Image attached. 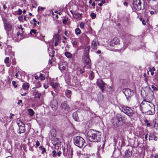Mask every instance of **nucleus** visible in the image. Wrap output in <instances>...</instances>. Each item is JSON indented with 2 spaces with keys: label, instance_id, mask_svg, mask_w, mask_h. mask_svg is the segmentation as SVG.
Instances as JSON below:
<instances>
[{
  "label": "nucleus",
  "instance_id": "53",
  "mask_svg": "<svg viewBox=\"0 0 158 158\" xmlns=\"http://www.w3.org/2000/svg\"><path fill=\"white\" fill-rule=\"evenodd\" d=\"M142 24L143 25H145L146 24V22L144 19L142 21Z\"/></svg>",
  "mask_w": 158,
  "mask_h": 158
},
{
  "label": "nucleus",
  "instance_id": "33",
  "mask_svg": "<svg viewBox=\"0 0 158 158\" xmlns=\"http://www.w3.org/2000/svg\"><path fill=\"white\" fill-rule=\"evenodd\" d=\"M59 69L61 70H64L65 69V66L60 64L59 65Z\"/></svg>",
  "mask_w": 158,
  "mask_h": 158
},
{
  "label": "nucleus",
  "instance_id": "39",
  "mask_svg": "<svg viewBox=\"0 0 158 158\" xmlns=\"http://www.w3.org/2000/svg\"><path fill=\"white\" fill-rule=\"evenodd\" d=\"M36 88H37L36 87V86H35V87L33 88L32 89H33L32 91L34 94H35L36 92H38V91L36 90Z\"/></svg>",
  "mask_w": 158,
  "mask_h": 158
},
{
  "label": "nucleus",
  "instance_id": "5",
  "mask_svg": "<svg viewBox=\"0 0 158 158\" xmlns=\"http://www.w3.org/2000/svg\"><path fill=\"white\" fill-rule=\"evenodd\" d=\"M4 25L5 29L8 37H12V35L11 31L12 29V25L9 22L6 20L4 21Z\"/></svg>",
  "mask_w": 158,
  "mask_h": 158
},
{
  "label": "nucleus",
  "instance_id": "64",
  "mask_svg": "<svg viewBox=\"0 0 158 158\" xmlns=\"http://www.w3.org/2000/svg\"><path fill=\"white\" fill-rule=\"evenodd\" d=\"M95 6V4L94 2H93L92 4V6Z\"/></svg>",
  "mask_w": 158,
  "mask_h": 158
},
{
  "label": "nucleus",
  "instance_id": "19",
  "mask_svg": "<svg viewBox=\"0 0 158 158\" xmlns=\"http://www.w3.org/2000/svg\"><path fill=\"white\" fill-rule=\"evenodd\" d=\"M4 62L6 66L9 67L10 65V63L9 61V58L8 57H6L5 59Z\"/></svg>",
  "mask_w": 158,
  "mask_h": 158
},
{
  "label": "nucleus",
  "instance_id": "31",
  "mask_svg": "<svg viewBox=\"0 0 158 158\" xmlns=\"http://www.w3.org/2000/svg\"><path fill=\"white\" fill-rule=\"evenodd\" d=\"M40 78L41 81L44 80L45 79V78L44 75L40 73L39 76Z\"/></svg>",
  "mask_w": 158,
  "mask_h": 158
},
{
  "label": "nucleus",
  "instance_id": "6",
  "mask_svg": "<svg viewBox=\"0 0 158 158\" xmlns=\"http://www.w3.org/2000/svg\"><path fill=\"white\" fill-rule=\"evenodd\" d=\"M141 0H133V4L135 10H139L142 9Z\"/></svg>",
  "mask_w": 158,
  "mask_h": 158
},
{
  "label": "nucleus",
  "instance_id": "17",
  "mask_svg": "<svg viewBox=\"0 0 158 158\" xmlns=\"http://www.w3.org/2000/svg\"><path fill=\"white\" fill-rule=\"evenodd\" d=\"M73 117L74 119L77 121H79V118L78 116L77 113L75 112L73 114Z\"/></svg>",
  "mask_w": 158,
  "mask_h": 158
},
{
  "label": "nucleus",
  "instance_id": "28",
  "mask_svg": "<svg viewBox=\"0 0 158 158\" xmlns=\"http://www.w3.org/2000/svg\"><path fill=\"white\" fill-rule=\"evenodd\" d=\"M35 97L36 98H40L41 96L42 95L41 93H39L38 92H36L35 94H34Z\"/></svg>",
  "mask_w": 158,
  "mask_h": 158
},
{
  "label": "nucleus",
  "instance_id": "55",
  "mask_svg": "<svg viewBox=\"0 0 158 158\" xmlns=\"http://www.w3.org/2000/svg\"><path fill=\"white\" fill-rule=\"evenodd\" d=\"M73 149H71V153H70V155H71V156L73 155Z\"/></svg>",
  "mask_w": 158,
  "mask_h": 158
},
{
  "label": "nucleus",
  "instance_id": "41",
  "mask_svg": "<svg viewBox=\"0 0 158 158\" xmlns=\"http://www.w3.org/2000/svg\"><path fill=\"white\" fill-rule=\"evenodd\" d=\"M12 84L15 88L17 87V85H16V82L15 81H13L12 82Z\"/></svg>",
  "mask_w": 158,
  "mask_h": 158
},
{
  "label": "nucleus",
  "instance_id": "46",
  "mask_svg": "<svg viewBox=\"0 0 158 158\" xmlns=\"http://www.w3.org/2000/svg\"><path fill=\"white\" fill-rule=\"evenodd\" d=\"M44 9H45V8L44 7H41V6H39L38 7V11H39V10H43Z\"/></svg>",
  "mask_w": 158,
  "mask_h": 158
},
{
  "label": "nucleus",
  "instance_id": "42",
  "mask_svg": "<svg viewBox=\"0 0 158 158\" xmlns=\"http://www.w3.org/2000/svg\"><path fill=\"white\" fill-rule=\"evenodd\" d=\"M52 156L53 157H55L56 156V151H55V150L53 151L52 152Z\"/></svg>",
  "mask_w": 158,
  "mask_h": 158
},
{
  "label": "nucleus",
  "instance_id": "56",
  "mask_svg": "<svg viewBox=\"0 0 158 158\" xmlns=\"http://www.w3.org/2000/svg\"><path fill=\"white\" fill-rule=\"evenodd\" d=\"M149 140H150V139H152L153 138V136L152 135H149Z\"/></svg>",
  "mask_w": 158,
  "mask_h": 158
},
{
  "label": "nucleus",
  "instance_id": "16",
  "mask_svg": "<svg viewBox=\"0 0 158 158\" xmlns=\"http://www.w3.org/2000/svg\"><path fill=\"white\" fill-rule=\"evenodd\" d=\"M83 59H84L85 62L86 63H89L90 61V59L89 58V55H88V53L86 54V55H84Z\"/></svg>",
  "mask_w": 158,
  "mask_h": 158
},
{
  "label": "nucleus",
  "instance_id": "57",
  "mask_svg": "<svg viewBox=\"0 0 158 158\" xmlns=\"http://www.w3.org/2000/svg\"><path fill=\"white\" fill-rule=\"evenodd\" d=\"M128 2H125L124 3V6H127L128 5Z\"/></svg>",
  "mask_w": 158,
  "mask_h": 158
},
{
  "label": "nucleus",
  "instance_id": "26",
  "mask_svg": "<svg viewBox=\"0 0 158 158\" xmlns=\"http://www.w3.org/2000/svg\"><path fill=\"white\" fill-rule=\"evenodd\" d=\"M76 130L73 129V130L72 132H69L68 135L70 136H72L76 134L77 132Z\"/></svg>",
  "mask_w": 158,
  "mask_h": 158
},
{
  "label": "nucleus",
  "instance_id": "3",
  "mask_svg": "<svg viewBox=\"0 0 158 158\" xmlns=\"http://www.w3.org/2000/svg\"><path fill=\"white\" fill-rule=\"evenodd\" d=\"M126 120L127 118L125 116L117 114L112 120V122L114 126L118 127L125 124Z\"/></svg>",
  "mask_w": 158,
  "mask_h": 158
},
{
  "label": "nucleus",
  "instance_id": "51",
  "mask_svg": "<svg viewBox=\"0 0 158 158\" xmlns=\"http://www.w3.org/2000/svg\"><path fill=\"white\" fill-rule=\"evenodd\" d=\"M57 156H60L61 154V152L60 151H59L57 153Z\"/></svg>",
  "mask_w": 158,
  "mask_h": 158
},
{
  "label": "nucleus",
  "instance_id": "59",
  "mask_svg": "<svg viewBox=\"0 0 158 158\" xmlns=\"http://www.w3.org/2000/svg\"><path fill=\"white\" fill-rule=\"evenodd\" d=\"M58 44L57 43V42L56 41V42H55V44H54V45L55 46H57L58 45Z\"/></svg>",
  "mask_w": 158,
  "mask_h": 158
},
{
  "label": "nucleus",
  "instance_id": "22",
  "mask_svg": "<svg viewBox=\"0 0 158 158\" xmlns=\"http://www.w3.org/2000/svg\"><path fill=\"white\" fill-rule=\"evenodd\" d=\"M50 84L54 89H56L58 85V84L56 82H52Z\"/></svg>",
  "mask_w": 158,
  "mask_h": 158
},
{
  "label": "nucleus",
  "instance_id": "44",
  "mask_svg": "<svg viewBox=\"0 0 158 158\" xmlns=\"http://www.w3.org/2000/svg\"><path fill=\"white\" fill-rule=\"evenodd\" d=\"M72 44L74 47H76V46L77 44V43L76 41H72Z\"/></svg>",
  "mask_w": 158,
  "mask_h": 158
},
{
  "label": "nucleus",
  "instance_id": "38",
  "mask_svg": "<svg viewBox=\"0 0 158 158\" xmlns=\"http://www.w3.org/2000/svg\"><path fill=\"white\" fill-rule=\"evenodd\" d=\"M152 88L154 90L157 91L158 90V88L157 87H155L154 85H152L151 86Z\"/></svg>",
  "mask_w": 158,
  "mask_h": 158
},
{
  "label": "nucleus",
  "instance_id": "12",
  "mask_svg": "<svg viewBox=\"0 0 158 158\" xmlns=\"http://www.w3.org/2000/svg\"><path fill=\"white\" fill-rule=\"evenodd\" d=\"M119 42V40L118 39L117 37H114L110 41L109 45L110 47H113L114 45L118 44Z\"/></svg>",
  "mask_w": 158,
  "mask_h": 158
},
{
  "label": "nucleus",
  "instance_id": "11",
  "mask_svg": "<svg viewBox=\"0 0 158 158\" xmlns=\"http://www.w3.org/2000/svg\"><path fill=\"white\" fill-rule=\"evenodd\" d=\"M97 85L103 91L105 87V84L103 81L100 79H98L97 82Z\"/></svg>",
  "mask_w": 158,
  "mask_h": 158
},
{
  "label": "nucleus",
  "instance_id": "54",
  "mask_svg": "<svg viewBox=\"0 0 158 158\" xmlns=\"http://www.w3.org/2000/svg\"><path fill=\"white\" fill-rule=\"evenodd\" d=\"M33 21L34 22V24L35 25L36 24V23L37 22L36 19L35 18L33 19Z\"/></svg>",
  "mask_w": 158,
  "mask_h": 158
},
{
  "label": "nucleus",
  "instance_id": "10",
  "mask_svg": "<svg viewBox=\"0 0 158 158\" xmlns=\"http://www.w3.org/2000/svg\"><path fill=\"white\" fill-rule=\"evenodd\" d=\"M18 124L19 127V133H23L25 131V124L21 121L19 122Z\"/></svg>",
  "mask_w": 158,
  "mask_h": 158
},
{
  "label": "nucleus",
  "instance_id": "8",
  "mask_svg": "<svg viewBox=\"0 0 158 158\" xmlns=\"http://www.w3.org/2000/svg\"><path fill=\"white\" fill-rule=\"evenodd\" d=\"M123 92L125 94L128 101L130 100L131 97L133 95V93L129 88H125L123 89Z\"/></svg>",
  "mask_w": 158,
  "mask_h": 158
},
{
  "label": "nucleus",
  "instance_id": "45",
  "mask_svg": "<svg viewBox=\"0 0 158 158\" xmlns=\"http://www.w3.org/2000/svg\"><path fill=\"white\" fill-rule=\"evenodd\" d=\"M68 20V18H65L63 20V23L64 24H65L66 23V22Z\"/></svg>",
  "mask_w": 158,
  "mask_h": 158
},
{
  "label": "nucleus",
  "instance_id": "58",
  "mask_svg": "<svg viewBox=\"0 0 158 158\" xmlns=\"http://www.w3.org/2000/svg\"><path fill=\"white\" fill-rule=\"evenodd\" d=\"M22 100H19L18 102V104H19L20 103H22Z\"/></svg>",
  "mask_w": 158,
  "mask_h": 158
},
{
  "label": "nucleus",
  "instance_id": "48",
  "mask_svg": "<svg viewBox=\"0 0 158 158\" xmlns=\"http://www.w3.org/2000/svg\"><path fill=\"white\" fill-rule=\"evenodd\" d=\"M7 84H9L10 83V79L9 77H8L7 78Z\"/></svg>",
  "mask_w": 158,
  "mask_h": 158
},
{
  "label": "nucleus",
  "instance_id": "25",
  "mask_svg": "<svg viewBox=\"0 0 158 158\" xmlns=\"http://www.w3.org/2000/svg\"><path fill=\"white\" fill-rule=\"evenodd\" d=\"M90 49V46H87L84 49V55H86V54L88 53V55H89V52Z\"/></svg>",
  "mask_w": 158,
  "mask_h": 158
},
{
  "label": "nucleus",
  "instance_id": "20",
  "mask_svg": "<svg viewBox=\"0 0 158 158\" xmlns=\"http://www.w3.org/2000/svg\"><path fill=\"white\" fill-rule=\"evenodd\" d=\"M132 155L131 152L129 149L127 150L125 152V156L126 158H128Z\"/></svg>",
  "mask_w": 158,
  "mask_h": 158
},
{
  "label": "nucleus",
  "instance_id": "4",
  "mask_svg": "<svg viewBox=\"0 0 158 158\" xmlns=\"http://www.w3.org/2000/svg\"><path fill=\"white\" fill-rule=\"evenodd\" d=\"M73 141L75 145L80 148L83 147L85 143V140L79 136L74 137L73 139Z\"/></svg>",
  "mask_w": 158,
  "mask_h": 158
},
{
  "label": "nucleus",
  "instance_id": "34",
  "mask_svg": "<svg viewBox=\"0 0 158 158\" xmlns=\"http://www.w3.org/2000/svg\"><path fill=\"white\" fill-rule=\"evenodd\" d=\"M41 86V85L40 81H38L37 84L36 85V88H39Z\"/></svg>",
  "mask_w": 158,
  "mask_h": 158
},
{
  "label": "nucleus",
  "instance_id": "49",
  "mask_svg": "<svg viewBox=\"0 0 158 158\" xmlns=\"http://www.w3.org/2000/svg\"><path fill=\"white\" fill-rule=\"evenodd\" d=\"M40 145V143L37 140L36 142V147L39 146Z\"/></svg>",
  "mask_w": 158,
  "mask_h": 158
},
{
  "label": "nucleus",
  "instance_id": "15",
  "mask_svg": "<svg viewBox=\"0 0 158 158\" xmlns=\"http://www.w3.org/2000/svg\"><path fill=\"white\" fill-rule=\"evenodd\" d=\"M75 55V54H74L73 55L70 52H65V56L68 58H72L73 61L75 60L74 57Z\"/></svg>",
  "mask_w": 158,
  "mask_h": 158
},
{
  "label": "nucleus",
  "instance_id": "9",
  "mask_svg": "<svg viewBox=\"0 0 158 158\" xmlns=\"http://www.w3.org/2000/svg\"><path fill=\"white\" fill-rule=\"evenodd\" d=\"M61 107L63 110L66 113L70 111V109L69 105H68L66 101H64L62 103L60 106Z\"/></svg>",
  "mask_w": 158,
  "mask_h": 158
},
{
  "label": "nucleus",
  "instance_id": "37",
  "mask_svg": "<svg viewBox=\"0 0 158 158\" xmlns=\"http://www.w3.org/2000/svg\"><path fill=\"white\" fill-rule=\"evenodd\" d=\"M37 30L35 29H32L31 30L30 32V33L31 34L32 33H33L34 34H35L36 33Z\"/></svg>",
  "mask_w": 158,
  "mask_h": 158
},
{
  "label": "nucleus",
  "instance_id": "43",
  "mask_svg": "<svg viewBox=\"0 0 158 158\" xmlns=\"http://www.w3.org/2000/svg\"><path fill=\"white\" fill-rule=\"evenodd\" d=\"M22 10L20 9H19L18 10V13L17 14L18 15H20L22 14Z\"/></svg>",
  "mask_w": 158,
  "mask_h": 158
},
{
  "label": "nucleus",
  "instance_id": "60",
  "mask_svg": "<svg viewBox=\"0 0 158 158\" xmlns=\"http://www.w3.org/2000/svg\"><path fill=\"white\" fill-rule=\"evenodd\" d=\"M3 8H4L5 9H6V8H7V7H6V5H5V4H4V5H3Z\"/></svg>",
  "mask_w": 158,
  "mask_h": 158
},
{
  "label": "nucleus",
  "instance_id": "61",
  "mask_svg": "<svg viewBox=\"0 0 158 158\" xmlns=\"http://www.w3.org/2000/svg\"><path fill=\"white\" fill-rule=\"evenodd\" d=\"M98 5L100 6H102V3H100L98 4Z\"/></svg>",
  "mask_w": 158,
  "mask_h": 158
},
{
  "label": "nucleus",
  "instance_id": "50",
  "mask_svg": "<svg viewBox=\"0 0 158 158\" xmlns=\"http://www.w3.org/2000/svg\"><path fill=\"white\" fill-rule=\"evenodd\" d=\"M14 115V114L11 113L10 116V118L11 119H13V118L12 117Z\"/></svg>",
  "mask_w": 158,
  "mask_h": 158
},
{
  "label": "nucleus",
  "instance_id": "35",
  "mask_svg": "<svg viewBox=\"0 0 158 158\" xmlns=\"http://www.w3.org/2000/svg\"><path fill=\"white\" fill-rule=\"evenodd\" d=\"M51 108L53 110H56V105H53L52 104L51 105Z\"/></svg>",
  "mask_w": 158,
  "mask_h": 158
},
{
  "label": "nucleus",
  "instance_id": "27",
  "mask_svg": "<svg viewBox=\"0 0 158 158\" xmlns=\"http://www.w3.org/2000/svg\"><path fill=\"white\" fill-rule=\"evenodd\" d=\"M94 77V72L91 71L89 75V78L90 80H93Z\"/></svg>",
  "mask_w": 158,
  "mask_h": 158
},
{
  "label": "nucleus",
  "instance_id": "63",
  "mask_svg": "<svg viewBox=\"0 0 158 158\" xmlns=\"http://www.w3.org/2000/svg\"><path fill=\"white\" fill-rule=\"evenodd\" d=\"M105 3V0H102V4H104Z\"/></svg>",
  "mask_w": 158,
  "mask_h": 158
},
{
  "label": "nucleus",
  "instance_id": "40",
  "mask_svg": "<svg viewBox=\"0 0 158 158\" xmlns=\"http://www.w3.org/2000/svg\"><path fill=\"white\" fill-rule=\"evenodd\" d=\"M80 27L81 29H83L84 27V24L83 23L81 22L80 24Z\"/></svg>",
  "mask_w": 158,
  "mask_h": 158
},
{
  "label": "nucleus",
  "instance_id": "18",
  "mask_svg": "<svg viewBox=\"0 0 158 158\" xmlns=\"http://www.w3.org/2000/svg\"><path fill=\"white\" fill-rule=\"evenodd\" d=\"M11 48L9 46L5 49V54L6 55H8L10 54L11 52Z\"/></svg>",
  "mask_w": 158,
  "mask_h": 158
},
{
  "label": "nucleus",
  "instance_id": "14",
  "mask_svg": "<svg viewBox=\"0 0 158 158\" xmlns=\"http://www.w3.org/2000/svg\"><path fill=\"white\" fill-rule=\"evenodd\" d=\"M98 42L96 40H93L91 43L92 49L97 50L98 48Z\"/></svg>",
  "mask_w": 158,
  "mask_h": 158
},
{
  "label": "nucleus",
  "instance_id": "2",
  "mask_svg": "<svg viewBox=\"0 0 158 158\" xmlns=\"http://www.w3.org/2000/svg\"><path fill=\"white\" fill-rule=\"evenodd\" d=\"M87 135L89 140L91 142H98L101 140L102 136L99 131L91 129L87 132Z\"/></svg>",
  "mask_w": 158,
  "mask_h": 158
},
{
  "label": "nucleus",
  "instance_id": "36",
  "mask_svg": "<svg viewBox=\"0 0 158 158\" xmlns=\"http://www.w3.org/2000/svg\"><path fill=\"white\" fill-rule=\"evenodd\" d=\"M148 121L147 119H146L145 120V122L147 124V125L148 127H150V126L151 123L148 122Z\"/></svg>",
  "mask_w": 158,
  "mask_h": 158
},
{
  "label": "nucleus",
  "instance_id": "52",
  "mask_svg": "<svg viewBox=\"0 0 158 158\" xmlns=\"http://www.w3.org/2000/svg\"><path fill=\"white\" fill-rule=\"evenodd\" d=\"M80 72L81 73H83L85 72V71L83 69H81L80 70Z\"/></svg>",
  "mask_w": 158,
  "mask_h": 158
},
{
  "label": "nucleus",
  "instance_id": "29",
  "mask_svg": "<svg viewBox=\"0 0 158 158\" xmlns=\"http://www.w3.org/2000/svg\"><path fill=\"white\" fill-rule=\"evenodd\" d=\"M75 32L76 35H78L81 33V31L79 28H77L75 29Z\"/></svg>",
  "mask_w": 158,
  "mask_h": 158
},
{
  "label": "nucleus",
  "instance_id": "23",
  "mask_svg": "<svg viewBox=\"0 0 158 158\" xmlns=\"http://www.w3.org/2000/svg\"><path fill=\"white\" fill-rule=\"evenodd\" d=\"M29 87V85L28 83H26L23 84L22 86L24 90L28 89Z\"/></svg>",
  "mask_w": 158,
  "mask_h": 158
},
{
  "label": "nucleus",
  "instance_id": "47",
  "mask_svg": "<svg viewBox=\"0 0 158 158\" xmlns=\"http://www.w3.org/2000/svg\"><path fill=\"white\" fill-rule=\"evenodd\" d=\"M12 63L13 65H15L16 64V62L15 60V59H12Z\"/></svg>",
  "mask_w": 158,
  "mask_h": 158
},
{
  "label": "nucleus",
  "instance_id": "62",
  "mask_svg": "<svg viewBox=\"0 0 158 158\" xmlns=\"http://www.w3.org/2000/svg\"><path fill=\"white\" fill-rule=\"evenodd\" d=\"M44 87L45 89H47L48 88V86L45 85H44Z\"/></svg>",
  "mask_w": 158,
  "mask_h": 158
},
{
  "label": "nucleus",
  "instance_id": "30",
  "mask_svg": "<svg viewBox=\"0 0 158 158\" xmlns=\"http://www.w3.org/2000/svg\"><path fill=\"white\" fill-rule=\"evenodd\" d=\"M39 148L42 151L41 152L42 154H44V152H46V149L45 148L43 147V146H40L39 147Z\"/></svg>",
  "mask_w": 158,
  "mask_h": 158
},
{
  "label": "nucleus",
  "instance_id": "7",
  "mask_svg": "<svg viewBox=\"0 0 158 158\" xmlns=\"http://www.w3.org/2000/svg\"><path fill=\"white\" fill-rule=\"evenodd\" d=\"M122 111L129 116H132L134 114L133 110L128 106H123L122 108Z\"/></svg>",
  "mask_w": 158,
  "mask_h": 158
},
{
  "label": "nucleus",
  "instance_id": "21",
  "mask_svg": "<svg viewBox=\"0 0 158 158\" xmlns=\"http://www.w3.org/2000/svg\"><path fill=\"white\" fill-rule=\"evenodd\" d=\"M65 95L68 98H71V91L70 90H68L65 92Z\"/></svg>",
  "mask_w": 158,
  "mask_h": 158
},
{
  "label": "nucleus",
  "instance_id": "13",
  "mask_svg": "<svg viewBox=\"0 0 158 158\" xmlns=\"http://www.w3.org/2000/svg\"><path fill=\"white\" fill-rule=\"evenodd\" d=\"M18 29H19V31H20V30H22V33H20V32L18 31L17 33V35L18 36H19V35H20L21 38H20V39L19 40H18L17 41H20L22 39L23 37V33L24 31H23V28H22V26L21 25H20L18 27Z\"/></svg>",
  "mask_w": 158,
  "mask_h": 158
},
{
  "label": "nucleus",
  "instance_id": "32",
  "mask_svg": "<svg viewBox=\"0 0 158 158\" xmlns=\"http://www.w3.org/2000/svg\"><path fill=\"white\" fill-rule=\"evenodd\" d=\"M96 15L94 13H91L90 15V16L92 19H94L96 18Z\"/></svg>",
  "mask_w": 158,
  "mask_h": 158
},
{
  "label": "nucleus",
  "instance_id": "24",
  "mask_svg": "<svg viewBox=\"0 0 158 158\" xmlns=\"http://www.w3.org/2000/svg\"><path fill=\"white\" fill-rule=\"evenodd\" d=\"M27 111L28 112L29 115L31 116H33L35 112L32 109H28L27 110Z\"/></svg>",
  "mask_w": 158,
  "mask_h": 158
},
{
  "label": "nucleus",
  "instance_id": "1",
  "mask_svg": "<svg viewBox=\"0 0 158 158\" xmlns=\"http://www.w3.org/2000/svg\"><path fill=\"white\" fill-rule=\"evenodd\" d=\"M140 108L142 111L147 113V114H152V111L155 109L154 105L151 102L144 100L140 104Z\"/></svg>",
  "mask_w": 158,
  "mask_h": 158
}]
</instances>
